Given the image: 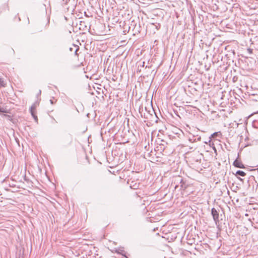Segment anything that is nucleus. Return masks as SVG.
Segmentation results:
<instances>
[{"instance_id": "f257e3e1", "label": "nucleus", "mask_w": 258, "mask_h": 258, "mask_svg": "<svg viewBox=\"0 0 258 258\" xmlns=\"http://www.w3.org/2000/svg\"><path fill=\"white\" fill-rule=\"evenodd\" d=\"M36 105L35 104H33L31 108H30V112L32 116L33 117L34 119L37 121L38 118L37 116L36 115Z\"/></svg>"}, {"instance_id": "f03ea898", "label": "nucleus", "mask_w": 258, "mask_h": 258, "mask_svg": "<svg viewBox=\"0 0 258 258\" xmlns=\"http://www.w3.org/2000/svg\"><path fill=\"white\" fill-rule=\"evenodd\" d=\"M211 213L213 218L215 222L219 221V213L215 208H212L211 210Z\"/></svg>"}, {"instance_id": "7ed1b4c3", "label": "nucleus", "mask_w": 258, "mask_h": 258, "mask_svg": "<svg viewBox=\"0 0 258 258\" xmlns=\"http://www.w3.org/2000/svg\"><path fill=\"white\" fill-rule=\"evenodd\" d=\"M233 165L234 166L240 168H244V166L243 164H242V162L240 160H239L238 158H237L233 162Z\"/></svg>"}, {"instance_id": "20e7f679", "label": "nucleus", "mask_w": 258, "mask_h": 258, "mask_svg": "<svg viewBox=\"0 0 258 258\" xmlns=\"http://www.w3.org/2000/svg\"><path fill=\"white\" fill-rule=\"evenodd\" d=\"M236 175H240L241 176H244L246 175V173L244 171H243L238 170L236 172Z\"/></svg>"}, {"instance_id": "39448f33", "label": "nucleus", "mask_w": 258, "mask_h": 258, "mask_svg": "<svg viewBox=\"0 0 258 258\" xmlns=\"http://www.w3.org/2000/svg\"><path fill=\"white\" fill-rule=\"evenodd\" d=\"M144 65H145V62L144 61H143V62H141V63H140L139 64V66H138V70L139 72H141V70H142V68L144 67Z\"/></svg>"}, {"instance_id": "423d86ee", "label": "nucleus", "mask_w": 258, "mask_h": 258, "mask_svg": "<svg viewBox=\"0 0 258 258\" xmlns=\"http://www.w3.org/2000/svg\"><path fill=\"white\" fill-rule=\"evenodd\" d=\"M188 140L191 143H194L197 141V139L194 136H192L191 138L189 137Z\"/></svg>"}, {"instance_id": "0eeeda50", "label": "nucleus", "mask_w": 258, "mask_h": 258, "mask_svg": "<svg viewBox=\"0 0 258 258\" xmlns=\"http://www.w3.org/2000/svg\"><path fill=\"white\" fill-rule=\"evenodd\" d=\"M5 83L2 78H0V88L2 87H5Z\"/></svg>"}, {"instance_id": "6e6552de", "label": "nucleus", "mask_w": 258, "mask_h": 258, "mask_svg": "<svg viewBox=\"0 0 258 258\" xmlns=\"http://www.w3.org/2000/svg\"><path fill=\"white\" fill-rule=\"evenodd\" d=\"M180 183H181V188H186V187H185V186H183L184 182H183V181L182 179H180Z\"/></svg>"}, {"instance_id": "1a4fd4ad", "label": "nucleus", "mask_w": 258, "mask_h": 258, "mask_svg": "<svg viewBox=\"0 0 258 258\" xmlns=\"http://www.w3.org/2000/svg\"><path fill=\"white\" fill-rule=\"evenodd\" d=\"M0 112H7L6 110L5 109H4V108H2L1 106H0Z\"/></svg>"}, {"instance_id": "9d476101", "label": "nucleus", "mask_w": 258, "mask_h": 258, "mask_svg": "<svg viewBox=\"0 0 258 258\" xmlns=\"http://www.w3.org/2000/svg\"><path fill=\"white\" fill-rule=\"evenodd\" d=\"M79 47H78L76 49V50H75V54H76V55H78V54L77 52H78V51L79 50Z\"/></svg>"}, {"instance_id": "9b49d317", "label": "nucleus", "mask_w": 258, "mask_h": 258, "mask_svg": "<svg viewBox=\"0 0 258 258\" xmlns=\"http://www.w3.org/2000/svg\"><path fill=\"white\" fill-rule=\"evenodd\" d=\"M50 102L51 104H53L54 103V102L52 99L50 100Z\"/></svg>"}, {"instance_id": "f8f14e48", "label": "nucleus", "mask_w": 258, "mask_h": 258, "mask_svg": "<svg viewBox=\"0 0 258 258\" xmlns=\"http://www.w3.org/2000/svg\"><path fill=\"white\" fill-rule=\"evenodd\" d=\"M217 133H214L212 135V136H213V137H214V136H215L217 135Z\"/></svg>"}, {"instance_id": "ddd939ff", "label": "nucleus", "mask_w": 258, "mask_h": 258, "mask_svg": "<svg viewBox=\"0 0 258 258\" xmlns=\"http://www.w3.org/2000/svg\"><path fill=\"white\" fill-rule=\"evenodd\" d=\"M200 140H201V137H198V138H197V140H198V141H200Z\"/></svg>"}, {"instance_id": "4468645a", "label": "nucleus", "mask_w": 258, "mask_h": 258, "mask_svg": "<svg viewBox=\"0 0 258 258\" xmlns=\"http://www.w3.org/2000/svg\"><path fill=\"white\" fill-rule=\"evenodd\" d=\"M41 90H39V93L40 94H41Z\"/></svg>"}]
</instances>
